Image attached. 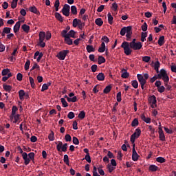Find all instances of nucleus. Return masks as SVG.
I'll return each mask as SVG.
<instances>
[{"instance_id": "nucleus-1", "label": "nucleus", "mask_w": 176, "mask_h": 176, "mask_svg": "<svg viewBox=\"0 0 176 176\" xmlns=\"http://www.w3.org/2000/svg\"><path fill=\"white\" fill-rule=\"evenodd\" d=\"M136 41H137V39L133 38V41L130 43H129V42H127V41H124L122 43L121 47H122V49H124V54H126V56H130V54H131L133 50H131V49H130V46L131 45H134V43H137Z\"/></svg>"}, {"instance_id": "nucleus-2", "label": "nucleus", "mask_w": 176, "mask_h": 176, "mask_svg": "<svg viewBox=\"0 0 176 176\" xmlns=\"http://www.w3.org/2000/svg\"><path fill=\"white\" fill-rule=\"evenodd\" d=\"M132 29L133 27L131 26L124 27L121 29L120 34L122 36H124L126 35V41H130V39H131V35H133Z\"/></svg>"}, {"instance_id": "nucleus-3", "label": "nucleus", "mask_w": 176, "mask_h": 176, "mask_svg": "<svg viewBox=\"0 0 176 176\" xmlns=\"http://www.w3.org/2000/svg\"><path fill=\"white\" fill-rule=\"evenodd\" d=\"M157 76H158V79H162V80L165 82V85H167V83H168L170 78L167 75V72H166V69H162Z\"/></svg>"}, {"instance_id": "nucleus-4", "label": "nucleus", "mask_w": 176, "mask_h": 176, "mask_svg": "<svg viewBox=\"0 0 176 176\" xmlns=\"http://www.w3.org/2000/svg\"><path fill=\"white\" fill-rule=\"evenodd\" d=\"M140 135H141V129L140 128H137L131 136V142L133 145L135 144V138H139Z\"/></svg>"}, {"instance_id": "nucleus-5", "label": "nucleus", "mask_w": 176, "mask_h": 176, "mask_svg": "<svg viewBox=\"0 0 176 176\" xmlns=\"http://www.w3.org/2000/svg\"><path fill=\"white\" fill-rule=\"evenodd\" d=\"M68 148V144L65 143L63 144V142H58V144L56 145V149L58 152H67V149Z\"/></svg>"}, {"instance_id": "nucleus-6", "label": "nucleus", "mask_w": 176, "mask_h": 176, "mask_svg": "<svg viewBox=\"0 0 176 176\" xmlns=\"http://www.w3.org/2000/svg\"><path fill=\"white\" fill-rule=\"evenodd\" d=\"M69 54V50H62L58 53L56 55L57 58L58 60H65V57H67V55Z\"/></svg>"}, {"instance_id": "nucleus-7", "label": "nucleus", "mask_w": 176, "mask_h": 176, "mask_svg": "<svg viewBox=\"0 0 176 176\" xmlns=\"http://www.w3.org/2000/svg\"><path fill=\"white\" fill-rule=\"evenodd\" d=\"M71 9V7L68 4H65L63 9H62V13L64 16H66V17H68L69 16V10Z\"/></svg>"}, {"instance_id": "nucleus-8", "label": "nucleus", "mask_w": 176, "mask_h": 176, "mask_svg": "<svg viewBox=\"0 0 176 176\" xmlns=\"http://www.w3.org/2000/svg\"><path fill=\"white\" fill-rule=\"evenodd\" d=\"M129 47L131 49H133V50H141V49L142 48V43H135L134 44L129 45Z\"/></svg>"}, {"instance_id": "nucleus-9", "label": "nucleus", "mask_w": 176, "mask_h": 176, "mask_svg": "<svg viewBox=\"0 0 176 176\" xmlns=\"http://www.w3.org/2000/svg\"><path fill=\"white\" fill-rule=\"evenodd\" d=\"M138 157H140V155H138V153H137V151H135V144H133L132 148V160H133V162H137Z\"/></svg>"}, {"instance_id": "nucleus-10", "label": "nucleus", "mask_w": 176, "mask_h": 176, "mask_svg": "<svg viewBox=\"0 0 176 176\" xmlns=\"http://www.w3.org/2000/svg\"><path fill=\"white\" fill-rule=\"evenodd\" d=\"M21 23H24V21H18L16 23V24L14 26V32L16 34L17 32H19V31H20V25H21Z\"/></svg>"}, {"instance_id": "nucleus-11", "label": "nucleus", "mask_w": 176, "mask_h": 176, "mask_svg": "<svg viewBox=\"0 0 176 176\" xmlns=\"http://www.w3.org/2000/svg\"><path fill=\"white\" fill-rule=\"evenodd\" d=\"M137 78H138V80H139V83L140 85H146V81L144 78V76H142V74H138Z\"/></svg>"}, {"instance_id": "nucleus-12", "label": "nucleus", "mask_w": 176, "mask_h": 176, "mask_svg": "<svg viewBox=\"0 0 176 176\" xmlns=\"http://www.w3.org/2000/svg\"><path fill=\"white\" fill-rule=\"evenodd\" d=\"M159 133V138L160 141H166V135H164V132L163 131V129H160Z\"/></svg>"}, {"instance_id": "nucleus-13", "label": "nucleus", "mask_w": 176, "mask_h": 176, "mask_svg": "<svg viewBox=\"0 0 176 176\" xmlns=\"http://www.w3.org/2000/svg\"><path fill=\"white\" fill-rule=\"evenodd\" d=\"M140 118L143 122H145V123L149 124L151 123V119L150 118L145 117V114L142 113L140 116Z\"/></svg>"}, {"instance_id": "nucleus-14", "label": "nucleus", "mask_w": 176, "mask_h": 176, "mask_svg": "<svg viewBox=\"0 0 176 176\" xmlns=\"http://www.w3.org/2000/svg\"><path fill=\"white\" fill-rule=\"evenodd\" d=\"M148 101L150 104H152L153 105H155V104L157 102V100H156V96H155V95H153L152 96L148 98Z\"/></svg>"}, {"instance_id": "nucleus-15", "label": "nucleus", "mask_w": 176, "mask_h": 176, "mask_svg": "<svg viewBox=\"0 0 176 176\" xmlns=\"http://www.w3.org/2000/svg\"><path fill=\"white\" fill-rule=\"evenodd\" d=\"M38 36H39V42H42L45 41V38H46V34L45 33V32H40L38 34Z\"/></svg>"}, {"instance_id": "nucleus-16", "label": "nucleus", "mask_w": 176, "mask_h": 176, "mask_svg": "<svg viewBox=\"0 0 176 176\" xmlns=\"http://www.w3.org/2000/svg\"><path fill=\"white\" fill-rule=\"evenodd\" d=\"M96 78L100 80V82H102L105 80V75H104V73H99L96 76Z\"/></svg>"}, {"instance_id": "nucleus-17", "label": "nucleus", "mask_w": 176, "mask_h": 176, "mask_svg": "<svg viewBox=\"0 0 176 176\" xmlns=\"http://www.w3.org/2000/svg\"><path fill=\"white\" fill-rule=\"evenodd\" d=\"M65 42L67 45H73L74 41H72V39L71 38V37H69L68 36H66L65 37Z\"/></svg>"}, {"instance_id": "nucleus-18", "label": "nucleus", "mask_w": 176, "mask_h": 176, "mask_svg": "<svg viewBox=\"0 0 176 176\" xmlns=\"http://www.w3.org/2000/svg\"><path fill=\"white\" fill-rule=\"evenodd\" d=\"M55 17H56V20L60 21V23H63L64 21V19H63V16H61V14H60L58 12L55 13Z\"/></svg>"}, {"instance_id": "nucleus-19", "label": "nucleus", "mask_w": 176, "mask_h": 176, "mask_svg": "<svg viewBox=\"0 0 176 176\" xmlns=\"http://www.w3.org/2000/svg\"><path fill=\"white\" fill-rule=\"evenodd\" d=\"M22 30L25 32L26 34H28L30 32V25L27 24H23L21 26Z\"/></svg>"}, {"instance_id": "nucleus-20", "label": "nucleus", "mask_w": 176, "mask_h": 176, "mask_svg": "<svg viewBox=\"0 0 176 176\" xmlns=\"http://www.w3.org/2000/svg\"><path fill=\"white\" fill-rule=\"evenodd\" d=\"M25 96V91H24V90L21 89L19 91V99L21 100V101H23V100H24V96Z\"/></svg>"}, {"instance_id": "nucleus-21", "label": "nucleus", "mask_w": 176, "mask_h": 176, "mask_svg": "<svg viewBox=\"0 0 176 176\" xmlns=\"http://www.w3.org/2000/svg\"><path fill=\"white\" fill-rule=\"evenodd\" d=\"M165 42L166 41H164V36H162L159 38L157 43L160 46H163Z\"/></svg>"}, {"instance_id": "nucleus-22", "label": "nucleus", "mask_w": 176, "mask_h": 176, "mask_svg": "<svg viewBox=\"0 0 176 176\" xmlns=\"http://www.w3.org/2000/svg\"><path fill=\"white\" fill-rule=\"evenodd\" d=\"M157 168H159V167H157L156 165H150L148 167L149 171H152V173L157 171Z\"/></svg>"}, {"instance_id": "nucleus-23", "label": "nucleus", "mask_w": 176, "mask_h": 176, "mask_svg": "<svg viewBox=\"0 0 176 176\" xmlns=\"http://www.w3.org/2000/svg\"><path fill=\"white\" fill-rule=\"evenodd\" d=\"M30 12H32V13H34L35 14H38L39 13V11H38V9L35 6H31L29 8Z\"/></svg>"}, {"instance_id": "nucleus-24", "label": "nucleus", "mask_w": 176, "mask_h": 176, "mask_svg": "<svg viewBox=\"0 0 176 176\" xmlns=\"http://www.w3.org/2000/svg\"><path fill=\"white\" fill-rule=\"evenodd\" d=\"M86 50L88 53L96 52V49L93 47V45H87Z\"/></svg>"}, {"instance_id": "nucleus-25", "label": "nucleus", "mask_w": 176, "mask_h": 176, "mask_svg": "<svg viewBox=\"0 0 176 176\" xmlns=\"http://www.w3.org/2000/svg\"><path fill=\"white\" fill-rule=\"evenodd\" d=\"M71 13H72V14H74V16L78 14V9L76 8V6H71Z\"/></svg>"}, {"instance_id": "nucleus-26", "label": "nucleus", "mask_w": 176, "mask_h": 176, "mask_svg": "<svg viewBox=\"0 0 176 176\" xmlns=\"http://www.w3.org/2000/svg\"><path fill=\"white\" fill-rule=\"evenodd\" d=\"M3 89H4V90L6 91H8V93H10V91H12V86L10 85H3Z\"/></svg>"}, {"instance_id": "nucleus-27", "label": "nucleus", "mask_w": 176, "mask_h": 176, "mask_svg": "<svg viewBox=\"0 0 176 176\" xmlns=\"http://www.w3.org/2000/svg\"><path fill=\"white\" fill-rule=\"evenodd\" d=\"M95 23L96 25H98L99 27H101V25L104 24V21H102V19L101 18L96 19Z\"/></svg>"}, {"instance_id": "nucleus-28", "label": "nucleus", "mask_w": 176, "mask_h": 176, "mask_svg": "<svg viewBox=\"0 0 176 176\" xmlns=\"http://www.w3.org/2000/svg\"><path fill=\"white\" fill-rule=\"evenodd\" d=\"M109 24L112 25L113 23V16L111 14V12L107 14Z\"/></svg>"}, {"instance_id": "nucleus-29", "label": "nucleus", "mask_w": 176, "mask_h": 176, "mask_svg": "<svg viewBox=\"0 0 176 176\" xmlns=\"http://www.w3.org/2000/svg\"><path fill=\"white\" fill-rule=\"evenodd\" d=\"M98 60L99 65H101V64H104V63H105V58H104L102 56H99Z\"/></svg>"}, {"instance_id": "nucleus-30", "label": "nucleus", "mask_w": 176, "mask_h": 176, "mask_svg": "<svg viewBox=\"0 0 176 176\" xmlns=\"http://www.w3.org/2000/svg\"><path fill=\"white\" fill-rule=\"evenodd\" d=\"M146 36H148V33L142 32L141 34V41L145 42L146 41Z\"/></svg>"}, {"instance_id": "nucleus-31", "label": "nucleus", "mask_w": 176, "mask_h": 176, "mask_svg": "<svg viewBox=\"0 0 176 176\" xmlns=\"http://www.w3.org/2000/svg\"><path fill=\"white\" fill-rule=\"evenodd\" d=\"M111 90H112V87L111 85H108L104 89L103 93L104 94H108V93H109Z\"/></svg>"}, {"instance_id": "nucleus-32", "label": "nucleus", "mask_w": 176, "mask_h": 176, "mask_svg": "<svg viewBox=\"0 0 176 176\" xmlns=\"http://www.w3.org/2000/svg\"><path fill=\"white\" fill-rule=\"evenodd\" d=\"M80 19H74L73 20V27L76 28L79 25L80 23Z\"/></svg>"}, {"instance_id": "nucleus-33", "label": "nucleus", "mask_w": 176, "mask_h": 176, "mask_svg": "<svg viewBox=\"0 0 176 176\" xmlns=\"http://www.w3.org/2000/svg\"><path fill=\"white\" fill-rule=\"evenodd\" d=\"M75 34H76V32L72 30L67 33L66 36H68L69 38H75Z\"/></svg>"}, {"instance_id": "nucleus-34", "label": "nucleus", "mask_w": 176, "mask_h": 176, "mask_svg": "<svg viewBox=\"0 0 176 176\" xmlns=\"http://www.w3.org/2000/svg\"><path fill=\"white\" fill-rule=\"evenodd\" d=\"M63 162L67 166H69V157H68V155L66 154L64 155Z\"/></svg>"}, {"instance_id": "nucleus-35", "label": "nucleus", "mask_w": 176, "mask_h": 176, "mask_svg": "<svg viewBox=\"0 0 176 176\" xmlns=\"http://www.w3.org/2000/svg\"><path fill=\"white\" fill-rule=\"evenodd\" d=\"M138 124H140V122H138V119L137 118H135L131 122L132 127H137Z\"/></svg>"}, {"instance_id": "nucleus-36", "label": "nucleus", "mask_w": 176, "mask_h": 176, "mask_svg": "<svg viewBox=\"0 0 176 176\" xmlns=\"http://www.w3.org/2000/svg\"><path fill=\"white\" fill-rule=\"evenodd\" d=\"M17 2H19V0H12L11 3L12 9H16L17 8Z\"/></svg>"}, {"instance_id": "nucleus-37", "label": "nucleus", "mask_w": 176, "mask_h": 176, "mask_svg": "<svg viewBox=\"0 0 176 176\" xmlns=\"http://www.w3.org/2000/svg\"><path fill=\"white\" fill-rule=\"evenodd\" d=\"M156 162L158 163H166V159L163 157H158L156 158Z\"/></svg>"}, {"instance_id": "nucleus-38", "label": "nucleus", "mask_w": 176, "mask_h": 176, "mask_svg": "<svg viewBox=\"0 0 176 176\" xmlns=\"http://www.w3.org/2000/svg\"><path fill=\"white\" fill-rule=\"evenodd\" d=\"M9 72H10V69H3L1 72V75L2 76H6V75H8L9 74Z\"/></svg>"}, {"instance_id": "nucleus-39", "label": "nucleus", "mask_w": 176, "mask_h": 176, "mask_svg": "<svg viewBox=\"0 0 176 176\" xmlns=\"http://www.w3.org/2000/svg\"><path fill=\"white\" fill-rule=\"evenodd\" d=\"M60 7V0H56L54 3V8L56 12H58V8Z\"/></svg>"}, {"instance_id": "nucleus-40", "label": "nucleus", "mask_w": 176, "mask_h": 176, "mask_svg": "<svg viewBox=\"0 0 176 176\" xmlns=\"http://www.w3.org/2000/svg\"><path fill=\"white\" fill-rule=\"evenodd\" d=\"M30 65H31V60L28 59L25 64V71H28V69H30Z\"/></svg>"}, {"instance_id": "nucleus-41", "label": "nucleus", "mask_w": 176, "mask_h": 176, "mask_svg": "<svg viewBox=\"0 0 176 176\" xmlns=\"http://www.w3.org/2000/svg\"><path fill=\"white\" fill-rule=\"evenodd\" d=\"M85 116H86V113L85 112V111H80L78 114L79 119H85Z\"/></svg>"}, {"instance_id": "nucleus-42", "label": "nucleus", "mask_w": 176, "mask_h": 176, "mask_svg": "<svg viewBox=\"0 0 176 176\" xmlns=\"http://www.w3.org/2000/svg\"><path fill=\"white\" fill-rule=\"evenodd\" d=\"M131 85L134 89H138V81L136 80H132L131 81Z\"/></svg>"}, {"instance_id": "nucleus-43", "label": "nucleus", "mask_w": 176, "mask_h": 176, "mask_svg": "<svg viewBox=\"0 0 176 176\" xmlns=\"http://www.w3.org/2000/svg\"><path fill=\"white\" fill-rule=\"evenodd\" d=\"M118 8H119V6H118V3H113L112 6H111L112 10H113L114 12H118Z\"/></svg>"}, {"instance_id": "nucleus-44", "label": "nucleus", "mask_w": 176, "mask_h": 176, "mask_svg": "<svg viewBox=\"0 0 176 176\" xmlns=\"http://www.w3.org/2000/svg\"><path fill=\"white\" fill-rule=\"evenodd\" d=\"M19 109L16 106H13L12 108V116H14Z\"/></svg>"}, {"instance_id": "nucleus-45", "label": "nucleus", "mask_w": 176, "mask_h": 176, "mask_svg": "<svg viewBox=\"0 0 176 176\" xmlns=\"http://www.w3.org/2000/svg\"><path fill=\"white\" fill-rule=\"evenodd\" d=\"M60 100L62 102V105H63V107L67 108V107H68V103L67 102V100H65V98H62Z\"/></svg>"}, {"instance_id": "nucleus-46", "label": "nucleus", "mask_w": 176, "mask_h": 176, "mask_svg": "<svg viewBox=\"0 0 176 176\" xmlns=\"http://www.w3.org/2000/svg\"><path fill=\"white\" fill-rule=\"evenodd\" d=\"M29 80L31 85V87H32V89H35V82H34V78L32 77H30Z\"/></svg>"}, {"instance_id": "nucleus-47", "label": "nucleus", "mask_w": 176, "mask_h": 176, "mask_svg": "<svg viewBox=\"0 0 176 176\" xmlns=\"http://www.w3.org/2000/svg\"><path fill=\"white\" fill-rule=\"evenodd\" d=\"M48 140L54 141V132L51 131L50 134L48 135Z\"/></svg>"}, {"instance_id": "nucleus-48", "label": "nucleus", "mask_w": 176, "mask_h": 176, "mask_svg": "<svg viewBox=\"0 0 176 176\" xmlns=\"http://www.w3.org/2000/svg\"><path fill=\"white\" fill-rule=\"evenodd\" d=\"M65 140L66 142H71V141L72 140V138H71V135L67 134L65 136Z\"/></svg>"}, {"instance_id": "nucleus-49", "label": "nucleus", "mask_w": 176, "mask_h": 176, "mask_svg": "<svg viewBox=\"0 0 176 176\" xmlns=\"http://www.w3.org/2000/svg\"><path fill=\"white\" fill-rule=\"evenodd\" d=\"M10 31H12V28L6 27L3 29V32L6 34H10Z\"/></svg>"}, {"instance_id": "nucleus-50", "label": "nucleus", "mask_w": 176, "mask_h": 176, "mask_svg": "<svg viewBox=\"0 0 176 176\" xmlns=\"http://www.w3.org/2000/svg\"><path fill=\"white\" fill-rule=\"evenodd\" d=\"M129 76H130V74H129V72H123L121 75V77L123 78V79H127V78H129Z\"/></svg>"}, {"instance_id": "nucleus-51", "label": "nucleus", "mask_w": 176, "mask_h": 176, "mask_svg": "<svg viewBox=\"0 0 176 176\" xmlns=\"http://www.w3.org/2000/svg\"><path fill=\"white\" fill-rule=\"evenodd\" d=\"M116 98L118 102H120V101H122V92L120 91L117 94Z\"/></svg>"}, {"instance_id": "nucleus-52", "label": "nucleus", "mask_w": 176, "mask_h": 176, "mask_svg": "<svg viewBox=\"0 0 176 176\" xmlns=\"http://www.w3.org/2000/svg\"><path fill=\"white\" fill-rule=\"evenodd\" d=\"M122 158H123V154L122 153V151H120L118 152L117 159L120 161H122Z\"/></svg>"}, {"instance_id": "nucleus-53", "label": "nucleus", "mask_w": 176, "mask_h": 176, "mask_svg": "<svg viewBox=\"0 0 176 176\" xmlns=\"http://www.w3.org/2000/svg\"><path fill=\"white\" fill-rule=\"evenodd\" d=\"M165 90H166V88L163 85H162L157 88V91H159V93H164Z\"/></svg>"}, {"instance_id": "nucleus-54", "label": "nucleus", "mask_w": 176, "mask_h": 176, "mask_svg": "<svg viewBox=\"0 0 176 176\" xmlns=\"http://www.w3.org/2000/svg\"><path fill=\"white\" fill-rule=\"evenodd\" d=\"M16 79L19 82H21L23 80V74H21V73H18L16 75Z\"/></svg>"}, {"instance_id": "nucleus-55", "label": "nucleus", "mask_w": 176, "mask_h": 176, "mask_svg": "<svg viewBox=\"0 0 176 176\" xmlns=\"http://www.w3.org/2000/svg\"><path fill=\"white\" fill-rule=\"evenodd\" d=\"M142 61H144V63H149V61H151V57L150 56H143Z\"/></svg>"}, {"instance_id": "nucleus-56", "label": "nucleus", "mask_w": 176, "mask_h": 176, "mask_svg": "<svg viewBox=\"0 0 176 176\" xmlns=\"http://www.w3.org/2000/svg\"><path fill=\"white\" fill-rule=\"evenodd\" d=\"M67 118H68V119H74V118H75V113H74V112H72V111H70L67 114Z\"/></svg>"}, {"instance_id": "nucleus-57", "label": "nucleus", "mask_w": 176, "mask_h": 176, "mask_svg": "<svg viewBox=\"0 0 176 176\" xmlns=\"http://www.w3.org/2000/svg\"><path fill=\"white\" fill-rule=\"evenodd\" d=\"M107 168H108V170H109V173H112V171H113V170H115V168H113V167L112 166V165H111V164H109L107 165Z\"/></svg>"}, {"instance_id": "nucleus-58", "label": "nucleus", "mask_w": 176, "mask_h": 176, "mask_svg": "<svg viewBox=\"0 0 176 176\" xmlns=\"http://www.w3.org/2000/svg\"><path fill=\"white\" fill-rule=\"evenodd\" d=\"M73 144H74V145H79V140L78 138L75 136L73 137Z\"/></svg>"}, {"instance_id": "nucleus-59", "label": "nucleus", "mask_w": 176, "mask_h": 176, "mask_svg": "<svg viewBox=\"0 0 176 176\" xmlns=\"http://www.w3.org/2000/svg\"><path fill=\"white\" fill-rule=\"evenodd\" d=\"M153 67L154 69L160 68V62H159V60H157L156 63H155Z\"/></svg>"}, {"instance_id": "nucleus-60", "label": "nucleus", "mask_w": 176, "mask_h": 176, "mask_svg": "<svg viewBox=\"0 0 176 176\" xmlns=\"http://www.w3.org/2000/svg\"><path fill=\"white\" fill-rule=\"evenodd\" d=\"M142 30L145 32V31H147L148 30V24L146 23V22H144L143 23V25H142Z\"/></svg>"}, {"instance_id": "nucleus-61", "label": "nucleus", "mask_w": 176, "mask_h": 176, "mask_svg": "<svg viewBox=\"0 0 176 176\" xmlns=\"http://www.w3.org/2000/svg\"><path fill=\"white\" fill-rule=\"evenodd\" d=\"M102 41H104V43L105 42V43H109V38H108V36H103L102 37Z\"/></svg>"}, {"instance_id": "nucleus-62", "label": "nucleus", "mask_w": 176, "mask_h": 176, "mask_svg": "<svg viewBox=\"0 0 176 176\" xmlns=\"http://www.w3.org/2000/svg\"><path fill=\"white\" fill-rule=\"evenodd\" d=\"M61 35H62L63 38H65L68 35V31L66 30H63L61 32Z\"/></svg>"}, {"instance_id": "nucleus-63", "label": "nucleus", "mask_w": 176, "mask_h": 176, "mask_svg": "<svg viewBox=\"0 0 176 176\" xmlns=\"http://www.w3.org/2000/svg\"><path fill=\"white\" fill-rule=\"evenodd\" d=\"M28 157H29V159L30 160H34V157H35V153H30L29 154H28Z\"/></svg>"}, {"instance_id": "nucleus-64", "label": "nucleus", "mask_w": 176, "mask_h": 176, "mask_svg": "<svg viewBox=\"0 0 176 176\" xmlns=\"http://www.w3.org/2000/svg\"><path fill=\"white\" fill-rule=\"evenodd\" d=\"M97 68H98L97 65H93L91 67V69L92 72H96L97 71Z\"/></svg>"}]
</instances>
